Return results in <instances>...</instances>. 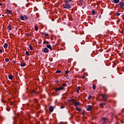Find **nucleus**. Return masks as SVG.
Instances as JSON below:
<instances>
[{
    "mask_svg": "<svg viewBox=\"0 0 124 124\" xmlns=\"http://www.w3.org/2000/svg\"><path fill=\"white\" fill-rule=\"evenodd\" d=\"M63 7L65 9H69L70 8H71V6H70V4L65 3L63 5Z\"/></svg>",
    "mask_w": 124,
    "mask_h": 124,
    "instance_id": "obj_1",
    "label": "nucleus"
},
{
    "mask_svg": "<svg viewBox=\"0 0 124 124\" xmlns=\"http://www.w3.org/2000/svg\"><path fill=\"white\" fill-rule=\"evenodd\" d=\"M118 3H119V6H120V8H121V9H123L124 7V2L122 1L119 2Z\"/></svg>",
    "mask_w": 124,
    "mask_h": 124,
    "instance_id": "obj_2",
    "label": "nucleus"
},
{
    "mask_svg": "<svg viewBox=\"0 0 124 124\" xmlns=\"http://www.w3.org/2000/svg\"><path fill=\"white\" fill-rule=\"evenodd\" d=\"M63 89H64V87H60L59 88H54V90L56 91V92H60V91H62Z\"/></svg>",
    "mask_w": 124,
    "mask_h": 124,
    "instance_id": "obj_3",
    "label": "nucleus"
},
{
    "mask_svg": "<svg viewBox=\"0 0 124 124\" xmlns=\"http://www.w3.org/2000/svg\"><path fill=\"white\" fill-rule=\"evenodd\" d=\"M101 96L102 98L103 99V101H107V98L108 97L106 96L105 95L103 94H101Z\"/></svg>",
    "mask_w": 124,
    "mask_h": 124,
    "instance_id": "obj_4",
    "label": "nucleus"
},
{
    "mask_svg": "<svg viewBox=\"0 0 124 124\" xmlns=\"http://www.w3.org/2000/svg\"><path fill=\"white\" fill-rule=\"evenodd\" d=\"M93 108V107L91 105H89L88 107L86 108L87 111H91Z\"/></svg>",
    "mask_w": 124,
    "mask_h": 124,
    "instance_id": "obj_5",
    "label": "nucleus"
},
{
    "mask_svg": "<svg viewBox=\"0 0 124 124\" xmlns=\"http://www.w3.org/2000/svg\"><path fill=\"white\" fill-rule=\"evenodd\" d=\"M111 1H112L113 3L117 4L120 2V0H111Z\"/></svg>",
    "mask_w": 124,
    "mask_h": 124,
    "instance_id": "obj_6",
    "label": "nucleus"
},
{
    "mask_svg": "<svg viewBox=\"0 0 124 124\" xmlns=\"http://www.w3.org/2000/svg\"><path fill=\"white\" fill-rule=\"evenodd\" d=\"M5 11L6 13H8L9 14H10V15H12V14H13V13H12V12H11V11L8 10V9H6L5 10Z\"/></svg>",
    "mask_w": 124,
    "mask_h": 124,
    "instance_id": "obj_7",
    "label": "nucleus"
},
{
    "mask_svg": "<svg viewBox=\"0 0 124 124\" xmlns=\"http://www.w3.org/2000/svg\"><path fill=\"white\" fill-rule=\"evenodd\" d=\"M49 110L50 112H53V111H54V107L53 106L49 107Z\"/></svg>",
    "mask_w": 124,
    "mask_h": 124,
    "instance_id": "obj_8",
    "label": "nucleus"
},
{
    "mask_svg": "<svg viewBox=\"0 0 124 124\" xmlns=\"http://www.w3.org/2000/svg\"><path fill=\"white\" fill-rule=\"evenodd\" d=\"M44 53H48L49 50L47 48V47H45L44 49Z\"/></svg>",
    "mask_w": 124,
    "mask_h": 124,
    "instance_id": "obj_9",
    "label": "nucleus"
},
{
    "mask_svg": "<svg viewBox=\"0 0 124 124\" xmlns=\"http://www.w3.org/2000/svg\"><path fill=\"white\" fill-rule=\"evenodd\" d=\"M19 18L22 21H25V17L22 15H20Z\"/></svg>",
    "mask_w": 124,
    "mask_h": 124,
    "instance_id": "obj_10",
    "label": "nucleus"
},
{
    "mask_svg": "<svg viewBox=\"0 0 124 124\" xmlns=\"http://www.w3.org/2000/svg\"><path fill=\"white\" fill-rule=\"evenodd\" d=\"M102 120L103 121V124H105V123H106V121L108 119L106 118H103Z\"/></svg>",
    "mask_w": 124,
    "mask_h": 124,
    "instance_id": "obj_11",
    "label": "nucleus"
},
{
    "mask_svg": "<svg viewBox=\"0 0 124 124\" xmlns=\"http://www.w3.org/2000/svg\"><path fill=\"white\" fill-rule=\"evenodd\" d=\"M71 1H72V0H65L64 2H65V3H67L68 4V3H70Z\"/></svg>",
    "mask_w": 124,
    "mask_h": 124,
    "instance_id": "obj_12",
    "label": "nucleus"
},
{
    "mask_svg": "<svg viewBox=\"0 0 124 124\" xmlns=\"http://www.w3.org/2000/svg\"><path fill=\"white\" fill-rule=\"evenodd\" d=\"M3 47L4 48V49H6V48H7V47H8V44L5 43L4 45H3Z\"/></svg>",
    "mask_w": 124,
    "mask_h": 124,
    "instance_id": "obj_13",
    "label": "nucleus"
},
{
    "mask_svg": "<svg viewBox=\"0 0 124 124\" xmlns=\"http://www.w3.org/2000/svg\"><path fill=\"white\" fill-rule=\"evenodd\" d=\"M31 93V94L37 93V92H36V91H35V90H32Z\"/></svg>",
    "mask_w": 124,
    "mask_h": 124,
    "instance_id": "obj_14",
    "label": "nucleus"
},
{
    "mask_svg": "<svg viewBox=\"0 0 124 124\" xmlns=\"http://www.w3.org/2000/svg\"><path fill=\"white\" fill-rule=\"evenodd\" d=\"M78 105H80V102H76L75 104L74 105V106H75V107H77V106H78Z\"/></svg>",
    "mask_w": 124,
    "mask_h": 124,
    "instance_id": "obj_15",
    "label": "nucleus"
},
{
    "mask_svg": "<svg viewBox=\"0 0 124 124\" xmlns=\"http://www.w3.org/2000/svg\"><path fill=\"white\" fill-rule=\"evenodd\" d=\"M104 105H106V104L105 103H103L100 104V106L102 108H103V107H104L103 106H104Z\"/></svg>",
    "mask_w": 124,
    "mask_h": 124,
    "instance_id": "obj_16",
    "label": "nucleus"
},
{
    "mask_svg": "<svg viewBox=\"0 0 124 124\" xmlns=\"http://www.w3.org/2000/svg\"><path fill=\"white\" fill-rule=\"evenodd\" d=\"M42 34L45 36H49V34L46 33V32H42Z\"/></svg>",
    "mask_w": 124,
    "mask_h": 124,
    "instance_id": "obj_17",
    "label": "nucleus"
},
{
    "mask_svg": "<svg viewBox=\"0 0 124 124\" xmlns=\"http://www.w3.org/2000/svg\"><path fill=\"white\" fill-rule=\"evenodd\" d=\"M59 73H62V71L60 70H57L56 71V74H59Z\"/></svg>",
    "mask_w": 124,
    "mask_h": 124,
    "instance_id": "obj_18",
    "label": "nucleus"
},
{
    "mask_svg": "<svg viewBox=\"0 0 124 124\" xmlns=\"http://www.w3.org/2000/svg\"><path fill=\"white\" fill-rule=\"evenodd\" d=\"M20 66L22 67H24V66H26V63H21Z\"/></svg>",
    "mask_w": 124,
    "mask_h": 124,
    "instance_id": "obj_19",
    "label": "nucleus"
},
{
    "mask_svg": "<svg viewBox=\"0 0 124 124\" xmlns=\"http://www.w3.org/2000/svg\"><path fill=\"white\" fill-rule=\"evenodd\" d=\"M13 76H12V75H10V76H9V77H8V78H9V79H10V80H12V79H13Z\"/></svg>",
    "mask_w": 124,
    "mask_h": 124,
    "instance_id": "obj_20",
    "label": "nucleus"
},
{
    "mask_svg": "<svg viewBox=\"0 0 124 124\" xmlns=\"http://www.w3.org/2000/svg\"><path fill=\"white\" fill-rule=\"evenodd\" d=\"M8 30H9V31H11V30H12V28H11V25H9L8 26Z\"/></svg>",
    "mask_w": 124,
    "mask_h": 124,
    "instance_id": "obj_21",
    "label": "nucleus"
},
{
    "mask_svg": "<svg viewBox=\"0 0 124 124\" xmlns=\"http://www.w3.org/2000/svg\"><path fill=\"white\" fill-rule=\"evenodd\" d=\"M24 18L26 19V20H29V16L27 15H24Z\"/></svg>",
    "mask_w": 124,
    "mask_h": 124,
    "instance_id": "obj_22",
    "label": "nucleus"
},
{
    "mask_svg": "<svg viewBox=\"0 0 124 124\" xmlns=\"http://www.w3.org/2000/svg\"><path fill=\"white\" fill-rule=\"evenodd\" d=\"M35 31H38V26H35Z\"/></svg>",
    "mask_w": 124,
    "mask_h": 124,
    "instance_id": "obj_23",
    "label": "nucleus"
},
{
    "mask_svg": "<svg viewBox=\"0 0 124 124\" xmlns=\"http://www.w3.org/2000/svg\"><path fill=\"white\" fill-rule=\"evenodd\" d=\"M29 47L30 48V50H31V51H32L33 50V48H32V46H31V44L29 45Z\"/></svg>",
    "mask_w": 124,
    "mask_h": 124,
    "instance_id": "obj_24",
    "label": "nucleus"
},
{
    "mask_svg": "<svg viewBox=\"0 0 124 124\" xmlns=\"http://www.w3.org/2000/svg\"><path fill=\"white\" fill-rule=\"evenodd\" d=\"M115 15H116V16H120L121 15V14H120V13H119V12H116V13H115Z\"/></svg>",
    "mask_w": 124,
    "mask_h": 124,
    "instance_id": "obj_25",
    "label": "nucleus"
},
{
    "mask_svg": "<svg viewBox=\"0 0 124 124\" xmlns=\"http://www.w3.org/2000/svg\"><path fill=\"white\" fill-rule=\"evenodd\" d=\"M49 44V42H48V41H44L43 42V44Z\"/></svg>",
    "mask_w": 124,
    "mask_h": 124,
    "instance_id": "obj_26",
    "label": "nucleus"
},
{
    "mask_svg": "<svg viewBox=\"0 0 124 124\" xmlns=\"http://www.w3.org/2000/svg\"><path fill=\"white\" fill-rule=\"evenodd\" d=\"M46 47H47V48L49 49L50 48H51L52 47V46L50 45H46Z\"/></svg>",
    "mask_w": 124,
    "mask_h": 124,
    "instance_id": "obj_27",
    "label": "nucleus"
},
{
    "mask_svg": "<svg viewBox=\"0 0 124 124\" xmlns=\"http://www.w3.org/2000/svg\"><path fill=\"white\" fill-rule=\"evenodd\" d=\"M92 14L93 15H95V11L94 10H93L92 11Z\"/></svg>",
    "mask_w": 124,
    "mask_h": 124,
    "instance_id": "obj_28",
    "label": "nucleus"
},
{
    "mask_svg": "<svg viewBox=\"0 0 124 124\" xmlns=\"http://www.w3.org/2000/svg\"><path fill=\"white\" fill-rule=\"evenodd\" d=\"M26 55H27V56H30V53L29 52V51H26L25 52Z\"/></svg>",
    "mask_w": 124,
    "mask_h": 124,
    "instance_id": "obj_29",
    "label": "nucleus"
},
{
    "mask_svg": "<svg viewBox=\"0 0 124 124\" xmlns=\"http://www.w3.org/2000/svg\"><path fill=\"white\" fill-rule=\"evenodd\" d=\"M76 109L77 110V111H78L79 112H80V111H81V108H80L78 107L76 108Z\"/></svg>",
    "mask_w": 124,
    "mask_h": 124,
    "instance_id": "obj_30",
    "label": "nucleus"
},
{
    "mask_svg": "<svg viewBox=\"0 0 124 124\" xmlns=\"http://www.w3.org/2000/svg\"><path fill=\"white\" fill-rule=\"evenodd\" d=\"M9 61V59H8V58L5 59V61L6 62H8Z\"/></svg>",
    "mask_w": 124,
    "mask_h": 124,
    "instance_id": "obj_31",
    "label": "nucleus"
},
{
    "mask_svg": "<svg viewBox=\"0 0 124 124\" xmlns=\"http://www.w3.org/2000/svg\"><path fill=\"white\" fill-rule=\"evenodd\" d=\"M95 88H96V86H95V85H93V90H95Z\"/></svg>",
    "mask_w": 124,
    "mask_h": 124,
    "instance_id": "obj_32",
    "label": "nucleus"
},
{
    "mask_svg": "<svg viewBox=\"0 0 124 124\" xmlns=\"http://www.w3.org/2000/svg\"><path fill=\"white\" fill-rule=\"evenodd\" d=\"M80 89H81V87L80 86H78L77 87V90L80 91Z\"/></svg>",
    "mask_w": 124,
    "mask_h": 124,
    "instance_id": "obj_33",
    "label": "nucleus"
},
{
    "mask_svg": "<svg viewBox=\"0 0 124 124\" xmlns=\"http://www.w3.org/2000/svg\"><path fill=\"white\" fill-rule=\"evenodd\" d=\"M91 98H92V95H89V97H88V100H90V99H91Z\"/></svg>",
    "mask_w": 124,
    "mask_h": 124,
    "instance_id": "obj_34",
    "label": "nucleus"
},
{
    "mask_svg": "<svg viewBox=\"0 0 124 124\" xmlns=\"http://www.w3.org/2000/svg\"><path fill=\"white\" fill-rule=\"evenodd\" d=\"M65 74H67L68 73H69V71L67 70L65 72Z\"/></svg>",
    "mask_w": 124,
    "mask_h": 124,
    "instance_id": "obj_35",
    "label": "nucleus"
},
{
    "mask_svg": "<svg viewBox=\"0 0 124 124\" xmlns=\"http://www.w3.org/2000/svg\"><path fill=\"white\" fill-rule=\"evenodd\" d=\"M62 87H65V86H66V83H63V84H62Z\"/></svg>",
    "mask_w": 124,
    "mask_h": 124,
    "instance_id": "obj_36",
    "label": "nucleus"
},
{
    "mask_svg": "<svg viewBox=\"0 0 124 124\" xmlns=\"http://www.w3.org/2000/svg\"><path fill=\"white\" fill-rule=\"evenodd\" d=\"M55 82H56V83H57L58 84V83H60V80H56Z\"/></svg>",
    "mask_w": 124,
    "mask_h": 124,
    "instance_id": "obj_37",
    "label": "nucleus"
},
{
    "mask_svg": "<svg viewBox=\"0 0 124 124\" xmlns=\"http://www.w3.org/2000/svg\"><path fill=\"white\" fill-rule=\"evenodd\" d=\"M73 100V99H70L69 100V102H72V101Z\"/></svg>",
    "mask_w": 124,
    "mask_h": 124,
    "instance_id": "obj_38",
    "label": "nucleus"
},
{
    "mask_svg": "<svg viewBox=\"0 0 124 124\" xmlns=\"http://www.w3.org/2000/svg\"><path fill=\"white\" fill-rule=\"evenodd\" d=\"M63 108H64V107H63V106L61 107V109H63Z\"/></svg>",
    "mask_w": 124,
    "mask_h": 124,
    "instance_id": "obj_39",
    "label": "nucleus"
},
{
    "mask_svg": "<svg viewBox=\"0 0 124 124\" xmlns=\"http://www.w3.org/2000/svg\"><path fill=\"white\" fill-rule=\"evenodd\" d=\"M82 115H83V116H84V115H85V111H83V112L82 113Z\"/></svg>",
    "mask_w": 124,
    "mask_h": 124,
    "instance_id": "obj_40",
    "label": "nucleus"
},
{
    "mask_svg": "<svg viewBox=\"0 0 124 124\" xmlns=\"http://www.w3.org/2000/svg\"><path fill=\"white\" fill-rule=\"evenodd\" d=\"M82 78L83 79H85L86 78V77H85V76H83Z\"/></svg>",
    "mask_w": 124,
    "mask_h": 124,
    "instance_id": "obj_41",
    "label": "nucleus"
},
{
    "mask_svg": "<svg viewBox=\"0 0 124 124\" xmlns=\"http://www.w3.org/2000/svg\"><path fill=\"white\" fill-rule=\"evenodd\" d=\"M0 53H2V50L1 49H0Z\"/></svg>",
    "mask_w": 124,
    "mask_h": 124,
    "instance_id": "obj_42",
    "label": "nucleus"
},
{
    "mask_svg": "<svg viewBox=\"0 0 124 124\" xmlns=\"http://www.w3.org/2000/svg\"><path fill=\"white\" fill-rule=\"evenodd\" d=\"M2 3H0V6H1V5H2Z\"/></svg>",
    "mask_w": 124,
    "mask_h": 124,
    "instance_id": "obj_43",
    "label": "nucleus"
},
{
    "mask_svg": "<svg viewBox=\"0 0 124 124\" xmlns=\"http://www.w3.org/2000/svg\"><path fill=\"white\" fill-rule=\"evenodd\" d=\"M77 93H79V90H77Z\"/></svg>",
    "mask_w": 124,
    "mask_h": 124,
    "instance_id": "obj_44",
    "label": "nucleus"
},
{
    "mask_svg": "<svg viewBox=\"0 0 124 124\" xmlns=\"http://www.w3.org/2000/svg\"><path fill=\"white\" fill-rule=\"evenodd\" d=\"M49 49L51 51H52V46L50 48H49Z\"/></svg>",
    "mask_w": 124,
    "mask_h": 124,
    "instance_id": "obj_45",
    "label": "nucleus"
},
{
    "mask_svg": "<svg viewBox=\"0 0 124 124\" xmlns=\"http://www.w3.org/2000/svg\"><path fill=\"white\" fill-rule=\"evenodd\" d=\"M13 62H14V63H16V62L15 61H13Z\"/></svg>",
    "mask_w": 124,
    "mask_h": 124,
    "instance_id": "obj_46",
    "label": "nucleus"
},
{
    "mask_svg": "<svg viewBox=\"0 0 124 124\" xmlns=\"http://www.w3.org/2000/svg\"><path fill=\"white\" fill-rule=\"evenodd\" d=\"M60 124H63V123H62V122H60Z\"/></svg>",
    "mask_w": 124,
    "mask_h": 124,
    "instance_id": "obj_47",
    "label": "nucleus"
},
{
    "mask_svg": "<svg viewBox=\"0 0 124 124\" xmlns=\"http://www.w3.org/2000/svg\"><path fill=\"white\" fill-rule=\"evenodd\" d=\"M2 17H4V15H2Z\"/></svg>",
    "mask_w": 124,
    "mask_h": 124,
    "instance_id": "obj_48",
    "label": "nucleus"
},
{
    "mask_svg": "<svg viewBox=\"0 0 124 124\" xmlns=\"http://www.w3.org/2000/svg\"><path fill=\"white\" fill-rule=\"evenodd\" d=\"M12 104H13V103H11V105H12Z\"/></svg>",
    "mask_w": 124,
    "mask_h": 124,
    "instance_id": "obj_49",
    "label": "nucleus"
},
{
    "mask_svg": "<svg viewBox=\"0 0 124 124\" xmlns=\"http://www.w3.org/2000/svg\"><path fill=\"white\" fill-rule=\"evenodd\" d=\"M80 0V1H83V0Z\"/></svg>",
    "mask_w": 124,
    "mask_h": 124,
    "instance_id": "obj_50",
    "label": "nucleus"
},
{
    "mask_svg": "<svg viewBox=\"0 0 124 124\" xmlns=\"http://www.w3.org/2000/svg\"><path fill=\"white\" fill-rule=\"evenodd\" d=\"M26 35H28H28H29V34H26Z\"/></svg>",
    "mask_w": 124,
    "mask_h": 124,
    "instance_id": "obj_51",
    "label": "nucleus"
},
{
    "mask_svg": "<svg viewBox=\"0 0 124 124\" xmlns=\"http://www.w3.org/2000/svg\"><path fill=\"white\" fill-rule=\"evenodd\" d=\"M94 43H95H95H96V42H94Z\"/></svg>",
    "mask_w": 124,
    "mask_h": 124,
    "instance_id": "obj_52",
    "label": "nucleus"
},
{
    "mask_svg": "<svg viewBox=\"0 0 124 124\" xmlns=\"http://www.w3.org/2000/svg\"><path fill=\"white\" fill-rule=\"evenodd\" d=\"M69 114H70V112H69Z\"/></svg>",
    "mask_w": 124,
    "mask_h": 124,
    "instance_id": "obj_53",
    "label": "nucleus"
}]
</instances>
